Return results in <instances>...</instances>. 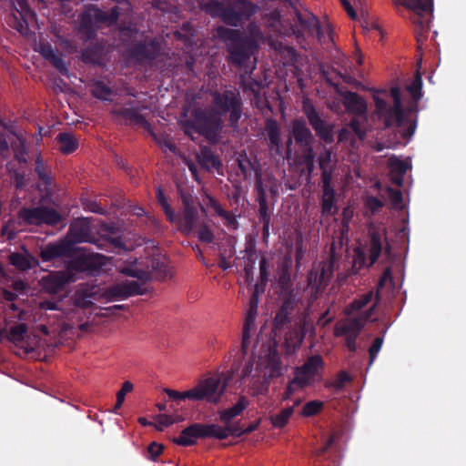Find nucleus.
Segmentation results:
<instances>
[{
    "label": "nucleus",
    "instance_id": "nucleus-1",
    "mask_svg": "<svg viewBox=\"0 0 466 466\" xmlns=\"http://www.w3.org/2000/svg\"><path fill=\"white\" fill-rule=\"evenodd\" d=\"M213 107L209 109L195 107L190 116L181 119L179 124L186 136L194 139L193 135L203 136L209 142L218 140L223 129L222 116H228V126L236 129L242 116L243 102L236 89H225L211 93Z\"/></svg>",
    "mask_w": 466,
    "mask_h": 466
},
{
    "label": "nucleus",
    "instance_id": "nucleus-2",
    "mask_svg": "<svg viewBox=\"0 0 466 466\" xmlns=\"http://www.w3.org/2000/svg\"><path fill=\"white\" fill-rule=\"evenodd\" d=\"M406 90L412 99L407 107L402 106L401 92L399 86H392L389 92L393 100V106L375 95L373 96L374 116L383 125L384 129L397 127L403 138H410L417 127L418 102L422 96V76L419 71L406 86Z\"/></svg>",
    "mask_w": 466,
    "mask_h": 466
},
{
    "label": "nucleus",
    "instance_id": "nucleus-3",
    "mask_svg": "<svg viewBox=\"0 0 466 466\" xmlns=\"http://www.w3.org/2000/svg\"><path fill=\"white\" fill-rule=\"evenodd\" d=\"M198 5L208 15L218 17L231 26L249 20L259 10L258 5L249 0H233L232 5L228 6L218 0H199Z\"/></svg>",
    "mask_w": 466,
    "mask_h": 466
},
{
    "label": "nucleus",
    "instance_id": "nucleus-4",
    "mask_svg": "<svg viewBox=\"0 0 466 466\" xmlns=\"http://www.w3.org/2000/svg\"><path fill=\"white\" fill-rule=\"evenodd\" d=\"M217 35L226 44L228 62L235 66L242 67L258 49L257 41L238 29L218 26Z\"/></svg>",
    "mask_w": 466,
    "mask_h": 466
},
{
    "label": "nucleus",
    "instance_id": "nucleus-5",
    "mask_svg": "<svg viewBox=\"0 0 466 466\" xmlns=\"http://www.w3.org/2000/svg\"><path fill=\"white\" fill-rule=\"evenodd\" d=\"M120 8L117 5L108 12L102 10L96 5H86L79 15L78 33L84 42L93 41L97 36V31L102 25L110 27L117 24Z\"/></svg>",
    "mask_w": 466,
    "mask_h": 466
},
{
    "label": "nucleus",
    "instance_id": "nucleus-6",
    "mask_svg": "<svg viewBox=\"0 0 466 466\" xmlns=\"http://www.w3.org/2000/svg\"><path fill=\"white\" fill-rule=\"evenodd\" d=\"M225 389L226 385L221 383L219 378L210 377L200 380L196 387L188 390L180 392L175 390L166 389L165 392L169 399L176 401L188 399L195 401L205 400L216 404L219 401Z\"/></svg>",
    "mask_w": 466,
    "mask_h": 466
},
{
    "label": "nucleus",
    "instance_id": "nucleus-7",
    "mask_svg": "<svg viewBox=\"0 0 466 466\" xmlns=\"http://www.w3.org/2000/svg\"><path fill=\"white\" fill-rule=\"evenodd\" d=\"M410 12V19L415 25V36L419 46L428 37L433 16V0H400Z\"/></svg>",
    "mask_w": 466,
    "mask_h": 466
},
{
    "label": "nucleus",
    "instance_id": "nucleus-8",
    "mask_svg": "<svg viewBox=\"0 0 466 466\" xmlns=\"http://www.w3.org/2000/svg\"><path fill=\"white\" fill-rule=\"evenodd\" d=\"M230 429L222 428L218 424L192 423L185 428L178 437H174L172 441L179 446L188 447L196 444L198 439L215 438L226 440Z\"/></svg>",
    "mask_w": 466,
    "mask_h": 466
},
{
    "label": "nucleus",
    "instance_id": "nucleus-9",
    "mask_svg": "<svg viewBox=\"0 0 466 466\" xmlns=\"http://www.w3.org/2000/svg\"><path fill=\"white\" fill-rule=\"evenodd\" d=\"M20 225L54 227L63 220L62 215L54 208L40 205L37 207H23L17 212Z\"/></svg>",
    "mask_w": 466,
    "mask_h": 466
},
{
    "label": "nucleus",
    "instance_id": "nucleus-10",
    "mask_svg": "<svg viewBox=\"0 0 466 466\" xmlns=\"http://www.w3.org/2000/svg\"><path fill=\"white\" fill-rule=\"evenodd\" d=\"M122 272L127 276L137 279L143 283L152 279L165 280L170 277V268L167 259L160 256L151 257L147 263L146 269L126 268Z\"/></svg>",
    "mask_w": 466,
    "mask_h": 466
},
{
    "label": "nucleus",
    "instance_id": "nucleus-11",
    "mask_svg": "<svg viewBox=\"0 0 466 466\" xmlns=\"http://www.w3.org/2000/svg\"><path fill=\"white\" fill-rule=\"evenodd\" d=\"M335 260L331 256L329 259L321 261L319 268L309 270L308 274V287L311 295L317 298L329 284L334 274Z\"/></svg>",
    "mask_w": 466,
    "mask_h": 466
},
{
    "label": "nucleus",
    "instance_id": "nucleus-12",
    "mask_svg": "<svg viewBox=\"0 0 466 466\" xmlns=\"http://www.w3.org/2000/svg\"><path fill=\"white\" fill-rule=\"evenodd\" d=\"M128 57L137 65H145L157 59L161 53V46L156 39H145L131 44L127 48Z\"/></svg>",
    "mask_w": 466,
    "mask_h": 466
},
{
    "label": "nucleus",
    "instance_id": "nucleus-13",
    "mask_svg": "<svg viewBox=\"0 0 466 466\" xmlns=\"http://www.w3.org/2000/svg\"><path fill=\"white\" fill-rule=\"evenodd\" d=\"M302 111L317 137L326 144L334 142V125L324 121L313 104L303 101Z\"/></svg>",
    "mask_w": 466,
    "mask_h": 466
},
{
    "label": "nucleus",
    "instance_id": "nucleus-14",
    "mask_svg": "<svg viewBox=\"0 0 466 466\" xmlns=\"http://www.w3.org/2000/svg\"><path fill=\"white\" fill-rule=\"evenodd\" d=\"M295 15V25L292 26L293 34L297 37L303 36L306 33L309 35H316L319 40L322 36V30L319 19L309 12L300 13L296 7V0H293V6H289Z\"/></svg>",
    "mask_w": 466,
    "mask_h": 466
},
{
    "label": "nucleus",
    "instance_id": "nucleus-15",
    "mask_svg": "<svg viewBox=\"0 0 466 466\" xmlns=\"http://www.w3.org/2000/svg\"><path fill=\"white\" fill-rule=\"evenodd\" d=\"M106 258L100 254H80L67 262L66 271H70L75 277L76 273H93L102 268Z\"/></svg>",
    "mask_w": 466,
    "mask_h": 466
},
{
    "label": "nucleus",
    "instance_id": "nucleus-16",
    "mask_svg": "<svg viewBox=\"0 0 466 466\" xmlns=\"http://www.w3.org/2000/svg\"><path fill=\"white\" fill-rule=\"evenodd\" d=\"M364 327V319L357 317L348 319L343 322L336 324L334 335L336 337H345V345L347 349L351 352H355L358 348L356 340Z\"/></svg>",
    "mask_w": 466,
    "mask_h": 466
},
{
    "label": "nucleus",
    "instance_id": "nucleus-17",
    "mask_svg": "<svg viewBox=\"0 0 466 466\" xmlns=\"http://www.w3.org/2000/svg\"><path fill=\"white\" fill-rule=\"evenodd\" d=\"M77 278L70 271L58 270L49 271L39 280V285L44 292L50 295H56L65 290L66 286L76 281Z\"/></svg>",
    "mask_w": 466,
    "mask_h": 466
},
{
    "label": "nucleus",
    "instance_id": "nucleus-18",
    "mask_svg": "<svg viewBox=\"0 0 466 466\" xmlns=\"http://www.w3.org/2000/svg\"><path fill=\"white\" fill-rule=\"evenodd\" d=\"M259 373L269 380L283 375L284 367L279 353L275 349H269L268 354L260 359L257 366Z\"/></svg>",
    "mask_w": 466,
    "mask_h": 466
},
{
    "label": "nucleus",
    "instance_id": "nucleus-19",
    "mask_svg": "<svg viewBox=\"0 0 466 466\" xmlns=\"http://www.w3.org/2000/svg\"><path fill=\"white\" fill-rule=\"evenodd\" d=\"M294 311V299L284 298L273 320L272 333L281 339L283 332L291 327V315Z\"/></svg>",
    "mask_w": 466,
    "mask_h": 466
},
{
    "label": "nucleus",
    "instance_id": "nucleus-20",
    "mask_svg": "<svg viewBox=\"0 0 466 466\" xmlns=\"http://www.w3.org/2000/svg\"><path fill=\"white\" fill-rule=\"evenodd\" d=\"M248 402L247 399L242 396L238 400L237 403L233 405L231 408L218 411L219 420L221 422L225 424L223 428L228 427L230 429L228 436H239L242 434V431L238 427L230 425V422L235 417L240 415L242 411L248 407Z\"/></svg>",
    "mask_w": 466,
    "mask_h": 466
},
{
    "label": "nucleus",
    "instance_id": "nucleus-21",
    "mask_svg": "<svg viewBox=\"0 0 466 466\" xmlns=\"http://www.w3.org/2000/svg\"><path fill=\"white\" fill-rule=\"evenodd\" d=\"M74 250V244L68 240L49 243L41 249L40 257L43 261L69 257Z\"/></svg>",
    "mask_w": 466,
    "mask_h": 466
},
{
    "label": "nucleus",
    "instance_id": "nucleus-22",
    "mask_svg": "<svg viewBox=\"0 0 466 466\" xmlns=\"http://www.w3.org/2000/svg\"><path fill=\"white\" fill-rule=\"evenodd\" d=\"M324 362L319 355H313L308 358L303 365L295 369L294 374L302 380V384L306 386L309 383L311 378L319 373L323 368Z\"/></svg>",
    "mask_w": 466,
    "mask_h": 466
},
{
    "label": "nucleus",
    "instance_id": "nucleus-23",
    "mask_svg": "<svg viewBox=\"0 0 466 466\" xmlns=\"http://www.w3.org/2000/svg\"><path fill=\"white\" fill-rule=\"evenodd\" d=\"M322 182V197L320 200L321 213L323 216H333L338 212L336 206L335 189L331 185L332 180H329L326 176L325 181Z\"/></svg>",
    "mask_w": 466,
    "mask_h": 466
},
{
    "label": "nucleus",
    "instance_id": "nucleus-24",
    "mask_svg": "<svg viewBox=\"0 0 466 466\" xmlns=\"http://www.w3.org/2000/svg\"><path fill=\"white\" fill-rule=\"evenodd\" d=\"M291 134L295 142L300 147H306L312 145L314 137L306 126V122L302 118H296L291 123Z\"/></svg>",
    "mask_w": 466,
    "mask_h": 466
},
{
    "label": "nucleus",
    "instance_id": "nucleus-25",
    "mask_svg": "<svg viewBox=\"0 0 466 466\" xmlns=\"http://www.w3.org/2000/svg\"><path fill=\"white\" fill-rule=\"evenodd\" d=\"M111 113L116 116L122 117L127 125H137L145 128H148L150 127V124L140 113L138 107L114 108Z\"/></svg>",
    "mask_w": 466,
    "mask_h": 466
},
{
    "label": "nucleus",
    "instance_id": "nucleus-26",
    "mask_svg": "<svg viewBox=\"0 0 466 466\" xmlns=\"http://www.w3.org/2000/svg\"><path fill=\"white\" fill-rule=\"evenodd\" d=\"M40 55L47 60L62 76H68L69 70L66 67L61 56L57 55L49 43L41 44L39 46Z\"/></svg>",
    "mask_w": 466,
    "mask_h": 466
},
{
    "label": "nucleus",
    "instance_id": "nucleus-27",
    "mask_svg": "<svg viewBox=\"0 0 466 466\" xmlns=\"http://www.w3.org/2000/svg\"><path fill=\"white\" fill-rule=\"evenodd\" d=\"M343 104L347 110L356 116H366L367 104L362 96L352 91L342 94Z\"/></svg>",
    "mask_w": 466,
    "mask_h": 466
},
{
    "label": "nucleus",
    "instance_id": "nucleus-28",
    "mask_svg": "<svg viewBox=\"0 0 466 466\" xmlns=\"http://www.w3.org/2000/svg\"><path fill=\"white\" fill-rule=\"evenodd\" d=\"M383 249L384 254L388 257V258H390L392 255L390 245L387 242L386 246L383 248L380 233L377 231L372 232L370 234L369 255L370 265H373L378 260Z\"/></svg>",
    "mask_w": 466,
    "mask_h": 466
},
{
    "label": "nucleus",
    "instance_id": "nucleus-29",
    "mask_svg": "<svg viewBox=\"0 0 466 466\" xmlns=\"http://www.w3.org/2000/svg\"><path fill=\"white\" fill-rule=\"evenodd\" d=\"M265 130L268 139L269 150L274 155H281L280 128L275 119L269 118L266 121Z\"/></svg>",
    "mask_w": 466,
    "mask_h": 466
},
{
    "label": "nucleus",
    "instance_id": "nucleus-30",
    "mask_svg": "<svg viewBox=\"0 0 466 466\" xmlns=\"http://www.w3.org/2000/svg\"><path fill=\"white\" fill-rule=\"evenodd\" d=\"M282 337L284 338L288 350H295L300 347L305 337V332L300 325L296 324L286 329Z\"/></svg>",
    "mask_w": 466,
    "mask_h": 466
},
{
    "label": "nucleus",
    "instance_id": "nucleus-31",
    "mask_svg": "<svg viewBox=\"0 0 466 466\" xmlns=\"http://www.w3.org/2000/svg\"><path fill=\"white\" fill-rule=\"evenodd\" d=\"M236 161L238 167V176H241L244 180L250 178L253 173L257 176V171H260L258 164L252 162L245 151L238 154Z\"/></svg>",
    "mask_w": 466,
    "mask_h": 466
},
{
    "label": "nucleus",
    "instance_id": "nucleus-32",
    "mask_svg": "<svg viewBox=\"0 0 466 466\" xmlns=\"http://www.w3.org/2000/svg\"><path fill=\"white\" fill-rule=\"evenodd\" d=\"M105 46L100 42H91L81 50V60L85 64H98L104 55Z\"/></svg>",
    "mask_w": 466,
    "mask_h": 466
},
{
    "label": "nucleus",
    "instance_id": "nucleus-33",
    "mask_svg": "<svg viewBox=\"0 0 466 466\" xmlns=\"http://www.w3.org/2000/svg\"><path fill=\"white\" fill-rule=\"evenodd\" d=\"M197 159L200 167L207 171L212 169L218 170L221 167L219 158L208 147H201L199 154L197 156Z\"/></svg>",
    "mask_w": 466,
    "mask_h": 466
},
{
    "label": "nucleus",
    "instance_id": "nucleus-34",
    "mask_svg": "<svg viewBox=\"0 0 466 466\" xmlns=\"http://www.w3.org/2000/svg\"><path fill=\"white\" fill-rule=\"evenodd\" d=\"M208 203L207 205L211 208L216 214H218L220 218L225 220V225L231 229H237L238 227V222L235 217V215L230 212L225 210L221 205L211 196H207Z\"/></svg>",
    "mask_w": 466,
    "mask_h": 466
},
{
    "label": "nucleus",
    "instance_id": "nucleus-35",
    "mask_svg": "<svg viewBox=\"0 0 466 466\" xmlns=\"http://www.w3.org/2000/svg\"><path fill=\"white\" fill-rule=\"evenodd\" d=\"M9 262L17 269L25 271L38 266V260L29 253L13 252L9 255Z\"/></svg>",
    "mask_w": 466,
    "mask_h": 466
},
{
    "label": "nucleus",
    "instance_id": "nucleus-36",
    "mask_svg": "<svg viewBox=\"0 0 466 466\" xmlns=\"http://www.w3.org/2000/svg\"><path fill=\"white\" fill-rule=\"evenodd\" d=\"M197 219H198L197 208H183L182 216L178 219L179 230L186 234L190 233L196 224Z\"/></svg>",
    "mask_w": 466,
    "mask_h": 466
},
{
    "label": "nucleus",
    "instance_id": "nucleus-37",
    "mask_svg": "<svg viewBox=\"0 0 466 466\" xmlns=\"http://www.w3.org/2000/svg\"><path fill=\"white\" fill-rule=\"evenodd\" d=\"M278 286L284 298L293 299L292 281L289 266H283L279 273Z\"/></svg>",
    "mask_w": 466,
    "mask_h": 466
},
{
    "label": "nucleus",
    "instance_id": "nucleus-38",
    "mask_svg": "<svg viewBox=\"0 0 466 466\" xmlns=\"http://www.w3.org/2000/svg\"><path fill=\"white\" fill-rule=\"evenodd\" d=\"M90 92L93 96L103 101H111L114 90L102 80H95L90 85Z\"/></svg>",
    "mask_w": 466,
    "mask_h": 466
},
{
    "label": "nucleus",
    "instance_id": "nucleus-39",
    "mask_svg": "<svg viewBox=\"0 0 466 466\" xmlns=\"http://www.w3.org/2000/svg\"><path fill=\"white\" fill-rule=\"evenodd\" d=\"M35 174L38 179L42 182L46 190H49L52 187V177L49 167L44 164L41 156H37L35 159Z\"/></svg>",
    "mask_w": 466,
    "mask_h": 466
},
{
    "label": "nucleus",
    "instance_id": "nucleus-40",
    "mask_svg": "<svg viewBox=\"0 0 466 466\" xmlns=\"http://www.w3.org/2000/svg\"><path fill=\"white\" fill-rule=\"evenodd\" d=\"M15 8V12L19 15V17L16 16L15 13H13V23L11 25L15 27L19 33L25 34L28 31V19L33 18L35 16V13L30 8V13L26 15L22 14V9L18 6H13Z\"/></svg>",
    "mask_w": 466,
    "mask_h": 466
},
{
    "label": "nucleus",
    "instance_id": "nucleus-41",
    "mask_svg": "<svg viewBox=\"0 0 466 466\" xmlns=\"http://www.w3.org/2000/svg\"><path fill=\"white\" fill-rule=\"evenodd\" d=\"M331 156L332 153L329 149H324L319 156L318 162L321 170V181H325L326 176L329 177V180H332L333 167H330Z\"/></svg>",
    "mask_w": 466,
    "mask_h": 466
},
{
    "label": "nucleus",
    "instance_id": "nucleus-42",
    "mask_svg": "<svg viewBox=\"0 0 466 466\" xmlns=\"http://www.w3.org/2000/svg\"><path fill=\"white\" fill-rule=\"evenodd\" d=\"M59 150L66 155L75 152L78 147L76 137L69 133H60L56 137Z\"/></svg>",
    "mask_w": 466,
    "mask_h": 466
},
{
    "label": "nucleus",
    "instance_id": "nucleus-43",
    "mask_svg": "<svg viewBox=\"0 0 466 466\" xmlns=\"http://www.w3.org/2000/svg\"><path fill=\"white\" fill-rule=\"evenodd\" d=\"M256 316L246 314L242 331L241 351L243 355L247 354L250 343V332L255 329Z\"/></svg>",
    "mask_w": 466,
    "mask_h": 466
},
{
    "label": "nucleus",
    "instance_id": "nucleus-44",
    "mask_svg": "<svg viewBox=\"0 0 466 466\" xmlns=\"http://www.w3.org/2000/svg\"><path fill=\"white\" fill-rule=\"evenodd\" d=\"M258 220L262 224V238L267 240L269 236L270 214L268 202L258 203Z\"/></svg>",
    "mask_w": 466,
    "mask_h": 466
},
{
    "label": "nucleus",
    "instance_id": "nucleus-45",
    "mask_svg": "<svg viewBox=\"0 0 466 466\" xmlns=\"http://www.w3.org/2000/svg\"><path fill=\"white\" fill-rule=\"evenodd\" d=\"M375 298L372 290H370L356 299L347 307L346 314H350L353 311L360 310L365 308Z\"/></svg>",
    "mask_w": 466,
    "mask_h": 466
},
{
    "label": "nucleus",
    "instance_id": "nucleus-46",
    "mask_svg": "<svg viewBox=\"0 0 466 466\" xmlns=\"http://www.w3.org/2000/svg\"><path fill=\"white\" fill-rule=\"evenodd\" d=\"M269 383L270 380L268 379H266L262 376V378L259 377H253L250 381V390L252 391L253 396H266L268 393L269 390Z\"/></svg>",
    "mask_w": 466,
    "mask_h": 466
},
{
    "label": "nucleus",
    "instance_id": "nucleus-47",
    "mask_svg": "<svg viewBox=\"0 0 466 466\" xmlns=\"http://www.w3.org/2000/svg\"><path fill=\"white\" fill-rule=\"evenodd\" d=\"M105 296L109 300H114L117 299H125L129 298L125 282L117 283L108 287L105 292Z\"/></svg>",
    "mask_w": 466,
    "mask_h": 466
},
{
    "label": "nucleus",
    "instance_id": "nucleus-48",
    "mask_svg": "<svg viewBox=\"0 0 466 466\" xmlns=\"http://www.w3.org/2000/svg\"><path fill=\"white\" fill-rule=\"evenodd\" d=\"M156 198L157 200V203L161 206L167 220L169 222H175L177 220V215L175 211L172 209L170 205L167 202V199L163 192V190L160 187L157 188L156 191Z\"/></svg>",
    "mask_w": 466,
    "mask_h": 466
},
{
    "label": "nucleus",
    "instance_id": "nucleus-49",
    "mask_svg": "<svg viewBox=\"0 0 466 466\" xmlns=\"http://www.w3.org/2000/svg\"><path fill=\"white\" fill-rule=\"evenodd\" d=\"M94 299L93 293L86 289H82L76 292L74 298L75 306L81 309H89L93 306L92 299Z\"/></svg>",
    "mask_w": 466,
    "mask_h": 466
},
{
    "label": "nucleus",
    "instance_id": "nucleus-50",
    "mask_svg": "<svg viewBox=\"0 0 466 466\" xmlns=\"http://www.w3.org/2000/svg\"><path fill=\"white\" fill-rule=\"evenodd\" d=\"M177 193L183 204V208H196V198L193 195V190L189 187L177 186Z\"/></svg>",
    "mask_w": 466,
    "mask_h": 466
},
{
    "label": "nucleus",
    "instance_id": "nucleus-51",
    "mask_svg": "<svg viewBox=\"0 0 466 466\" xmlns=\"http://www.w3.org/2000/svg\"><path fill=\"white\" fill-rule=\"evenodd\" d=\"M293 407H289L282 410L279 413L272 415L270 420L273 426L277 428L284 427L293 414Z\"/></svg>",
    "mask_w": 466,
    "mask_h": 466
},
{
    "label": "nucleus",
    "instance_id": "nucleus-52",
    "mask_svg": "<svg viewBox=\"0 0 466 466\" xmlns=\"http://www.w3.org/2000/svg\"><path fill=\"white\" fill-rule=\"evenodd\" d=\"M26 332L27 325L25 323H18L10 328L8 339L12 342H21L24 340Z\"/></svg>",
    "mask_w": 466,
    "mask_h": 466
},
{
    "label": "nucleus",
    "instance_id": "nucleus-53",
    "mask_svg": "<svg viewBox=\"0 0 466 466\" xmlns=\"http://www.w3.org/2000/svg\"><path fill=\"white\" fill-rule=\"evenodd\" d=\"M351 380V378L345 370H340L333 380L325 383L326 388H333L336 390H340L344 388L345 383Z\"/></svg>",
    "mask_w": 466,
    "mask_h": 466
},
{
    "label": "nucleus",
    "instance_id": "nucleus-54",
    "mask_svg": "<svg viewBox=\"0 0 466 466\" xmlns=\"http://www.w3.org/2000/svg\"><path fill=\"white\" fill-rule=\"evenodd\" d=\"M11 147L15 152V158L17 160V162L20 164H25L27 162V150L25 141L18 139L16 142L12 143Z\"/></svg>",
    "mask_w": 466,
    "mask_h": 466
},
{
    "label": "nucleus",
    "instance_id": "nucleus-55",
    "mask_svg": "<svg viewBox=\"0 0 466 466\" xmlns=\"http://www.w3.org/2000/svg\"><path fill=\"white\" fill-rule=\"evenodd\" d=\"M306 387L302 384V380L294 374V378L288 383L287 388L283 393V400H289L291 396L299 389Z\"/></svg>",
    "mask_w": 466,
    "mask_h": 466
},
{
    "label": "nucleus",
    "instance_id": "nucleus-56",
    "mask_svg": "<svg viewBox=\"0 0 466 466\" xmlns=\"http://www.w3.org/2000/svg\"><path fill=\"white\" fill-rule=\"evenodd\" d=\"M263 288L260 289L258 284L255 285L254 291L249 299L248 302V309L247 314L256 316L258 315V295L260 292H263Z\"/></svg>",
    "mask_w": 466,
    "mask_h": 466
},
{
    "label": "nucleus",
    "instance_id": "nucleus-57",
    "mask_svg": "<svg viewBox=\"0 0 466 466\" xmlns=\"http://www.w3.org/2000/svg\"><path fill=\"white\" fill-rule=\"evenodd\" d=\"M323 407V403L319 400H310L307 402L301 411L304 417H311L318 414Z\"/></svg>",
    "mask_w": 466,
    "mask_h": 466
},
{
    "label": "nucleus",
    "instance_id": "nucleus-58",
    "mask_svg": "<svg viewBox=\"0 0 466 466\" xmlns=\"http://www.w3.org/2000/svg\"><path fill=\"white\" fill-rule=\"evenodd\" d=\"M390 173L404 176L409 168V164L406 161L391 157L390 159Z\"/></svg>",
    "mask_w": 466,
    "mask_h": 466
},
{
    "label": "nucleus",
    "instance_id": "nucleus-59",
    "mask_svg": "<svg viewBox=\"0 0 466 466\" xmlns=\"http://www.w3.org/2000/svg\"><path fill=\"white\" fill-rule=\"evenodd\" d=\"M255 191L257 193V202H268L267 201V194L266 189L263 186L260 171H257L256 182H255Z\"/></svg>",
    "mask_w": 466,
    "mask_h": 466
},
{
    "label": "nucleus",
    "instance_id": "nucleus-60",
    "mask_svg": "<svg viewBox=\"0 0 466 466\" xmlns=\"http://www.w3.org/2000/svg\"><path fill=\"white\" fill-rule=\"evenodd\" d=\"M128 292L129 297L135 295H142L145 293L146 289L143 286V283L138 282L137 280H127L124 281Z\"/></svg>",
    "mask_w": 466,
    "mask_h": 466
},
{
    "label": "nucleus",
    "instance_id": "nucleus-61",
    "mask_svg": "<svg viewBox=\"0 0 466 466\" xmlns=\"http://www.w3.org/2000/svg\"><path fill=\"white\" fill-rule=\"evenodd\" d=\"M279 6L276 7L274 10H272L269 14H268V20L272 23V24H280L281 21H282V12L284 11V9L287 10V12H289L290 10V7H286L285 5H283L282 3L279 2Z\"/></svg>",
    "mask_w": 466,
    "mask_h": 466
},
{
    "label": "nucleus",
    "instance_id": "nucleus-62",
    "mask_svg": "<svg viewBox=\"0 0 466 466\" xmlns=\"http://www.w3.org/2000/svg\"><path fill=\"white\" fill-rule=\"evenodd\" d=\"M164 446L156 441H152L147 446V458L151 461H157V457L163 452Z\"/></svg>",
    "mask_w": 466,
    "mask_h": 466
},
{
    "label": "nucleus",
    "instance_id": "nucleus-63",
    "mask_svg": "<svg viewBox=\"0 0 466 466\" xmlns=\"http://www.w3.org/2000/svg\"><path fill=\"white\" fill-rule=\"evenodd\" d=\"M82 204L85 210L100 215H104L106 213V210L95 200L84 199Z\"/></svg>",
    "mask_w": 466,
    "mask_h": 466
},
{
    "label": "nucleus",
    "instance_id": "nucleus-64",
    "mask_svg": "<svg viewBox=\"0 0 466 466\" xmlns=\"http://www.w3.org/2000/svg\"><path fill=\"white\" fill-rule=\"evenodd\" d=\"M349 127L350 131H353L354 134L361 140H363L366 137V130L361 127L360 122L357 118H352L349 123Z\"/></svg>",
    "mask_w": 466,
    "mask_h": 466
}]
</instances>
